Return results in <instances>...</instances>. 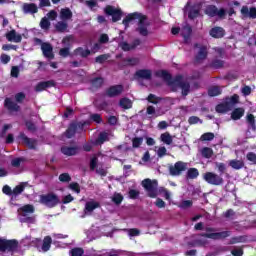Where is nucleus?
<instances>
[{
  "mask_svg": "<svg viewBox=\"0 0 256 256\" xmlns=\"http://www.w3.org/2000/svg\"><path fill=\"white\" fill-rule=\"evenodd\" d=\"M172 91L176 92L178 89H181L183 97H187L191 93V84L183 80V76L178 75L174 78Z\"/></svg>",
  "mask_w": 256,
  "mask_h": 256,
  "instance_id": "1",
  "label": "nucleus"
},
{
  "mask_svg": "<svg viewBox=\"0 0 256 256\" xmlns=\"http://www.w3.org/2000/svg\"><path fill=\"white\" fill-rule=\"evenodd\" d=\"M39 203H41V205H45V207H48V209H53L54 207H57L59 203H61V200L57 194L49 192L47 194L40 195Z\"/></svg>",
  "mask_w": 256,
  "mask_h": 256,
  "instance_id": "2",
  "label": "nucleus"
},
{
  "mask_svg": "<svg viewBox=\"0 0 256 256\" xmlns=\"http://www.w3.org/2000/svg\"><path fill=\"white\" fill-rule=\"evenodd\" d=\"M142 187H144L148 197H150L151 199H156L157 187H159L157 180H151L149 178H146L142 181Z\"/></svg>",
  "mask_w": 256,
  "mask_h": 256,
  "instance_id": "3",
  "label": "nucleus"
},
{
  "mask_svg": "<svg viewBox=\"0 0 256 256\" xmlns=\"http://www.w3.org/2000/svg\"><path fill=\"white\" fill-rule=\"evenodd\" d=\"M203 179L204 181H206V183H208V185H214L216 187H219L220 185H223L225 183L223 176L215 172L204 173Z\"/></svg>",
  "mask_w": 256,
  "mask_h": 256,
  "instance_id": "4",
  "label": "nucleus"
},
{
  "mask_svg": "<svg viewBox=\"0 0 256 256\" xmlns=\"http://www.w3.org/2000/svg\"><path fill=\"white\" fill-rule=\"evenodd\" d=\"M18 247L19 241L16 239L7 240L0 238V251H2V253H5V251L13 253L14 251H17Z\"/></svg>",
  "mask_w": 256,
  "mask_h": 256,
  "instance_id": "5",
  "label": "nucleus"
},
{
  "mask_svg": "<svg viewBox=\"0 0 256 256\" xmlns=\"http://www.w3.org/2000/svg\"><path fill=\"white\" fill-rule=\"evenodd\" d=\"M105 15L112 17V23H117V21H121L123 17V10L121 8H115V6L107 5L104 8Z\"/></svg>",
  "mask_w": 256,
  "mask_h": 256,
  "instance_id": "6",
  "label": "nucleus"
},
{
  "mask_svg": "<svg viewBox=\"0 0 256 256\" xmlns=\"http://www.w3.org/2000/svg\"><path fill=\"white\" fill-rule=\"evenodd\" d=\"M85 125H87L86 122H71L66 131L64 132L66 139H73V137H75V134L77 133V129L83 131Z\"/></svg>",
  "mask_w": 256,
  "mask_h": 256,
  "instance_id": "7",
  "label": "nucleus"
},
{
  "mask_svg": "<svg viewBox=\"0 0 256 256\" xmlns=\"http://www.w3.org/2000/svg\"><path fill=\"white\" fill-rule=\"evenodd\" d=\"M35 42L41 43V50L46 59H55V54L53 53V46L51 43L43 42L39 38H35Z\"/></svg>",
  "mask_w": 256,
  "mask_h": 256,
  "instance_id": "8",
  "label": "nucleus"
},
{
  "mask_svg": "<svg viewBox=\"0 0 256 256\" xmlns=\"http://www.w3.org/2000/svg\"><path fill=\"white\" fill-rule=\"evenodd\" d=\"M183 171H187V163L178 161L174 165L169 166V173L172 177H179Z\"/></svg>",
  "mask_w": 256,
  "mask_h": 256,
  "instance_id": "9",
  "label": "nucleus"
},
{
  "mask_svg": "<svg viewBox=\"0 0 256 256\" xmlns=\"http://www.w3.org/2000/svg\"><path fill=\"white\" fill-rule=\"evenodd\" d=\"M200 236L205 237L206 239H212L213 241H221L222 239H227V237H231V231L202 233L200 234Z\"/></svg>",
  "mask_w": 256,
  "mask_h": 256,
  "instance_id": "10",
  "label": "nucleus"
},
{
  "mask_svg": "<svg viewBox=\"0 0 256 256\" xmlns=\"http://www.w3.org/2000/svg\"><path fill=\"white\" fill-rule=\"evenodd\" d=\"M143 17L146 16L139 12L130 13L123 19L122 25L125 26V29H127L130 23H133V21H138V23H140Z\"/></svg>",
  "mask_w": 256,
  "mask_h": 256,
  "instance_id": "11",
  "label": "nucleus"
},
{
  "mask_svg": "<svg viewBox=\"0 0 256 256\" xmlns=\"http://www.w3.org/2000/svg\"><path fill=\"white\" fill-rule=\"evenodd\" d=\"M205 14L209 17H220L223 18L226 15V11L221 8L220 10L215 5H208L205 9Z\"/></svg>",
  "mask_w": 256,
  "mask_h": 256,
  "instance_id": "12",
  "label": "nucleus"
},
{
  "mask_svg": "<svg viewBox=\"0 0 256 256\" xmlns=\"http://www.w3.org/2000/svg\"><path fill=\"white\" fill-rule=\"evenodd\" d=\"M18 139H21L22 143L28 147V149H32L33 151L37 150V139L29 138L23 132H20Z\"/></svg>",
  "mask_w": 256,
  "mask_h": 256,
  "instance_id": "13",
  "label": "nucleus"
},
{
  "mask_svg": "<svg viewBox=\"0 0 256 256\" xmlns=\"http://www.w3.org/2000/svg\"><path fill=\"white\" fill-rule=\"evenodd\" d=\"M124 87L121 84L110 86L106 90L107 97L113 98V97H119L121 93H123Z\"/></svg>",
  "mask_w": 256,
  "mask_h": 256,
  "instance_id": "14",
  "label": "nucleus"
},
{
  "mask_svg": "<svg viewBox=\"0 0 256 256\" xmlns=\"http://www.w3.org/2000/svg\"><path fill=\"white\" fill-rule=\"evenodd\" d=\"M22 13H24V15H35L39 13V7H37L35 3H24L22 5Z\"/></svg>",
  "mask_w": 256,
  "mask_h": 256,
  "instance_id": "15",
  "label": "nucleus"
},
{
  "mask_svg": "<svg viewBox=\"0 0 256 256\" xmlns=\"http://www.w3.org/2000/svg\"><path fill=\"white\" fill-rule=\"evenodd\" d=\"M209 35L213 39H223V37L226 35L225 28L221 26H215L209 30Z\"/></svg>",
  "mask_w": 256,
  "mask_h": 256,
  "instance_id": "16",
  "label": "nucleus"
},
{
  "mask_svg": "<svg viewBox=\"0 0 256 256\" xmlns=\"http://www.w3.org/2000/svg\"><path fill=\"white\" fill-rule=\"evenodd\" d=\"M156 77H159L160 79H163V81H166L168 85L172 88L173 87V76L171 73H168L167 70H159L155 73Z\"/></svg>",
  "mask_w": 256,
  "mask_h": 256,
  "instance_id": "17",
  "label": "nucleus"
},
{
  "mask_svg": "<svg viewBox=\"0 0 256 256\" xmlns=\"http://www.w3.org/2000/svg\"><path fill=\"white\" fill-rule=\"evenodd\" d=\"M139 45H141V39L136 38L133 40L132 44H129L128 42H121L119 47L122 51H133V49H137Z\"/></svg>",
  "mask_w": 256,
  "mask_h": 256,
  "instance_id": "18",
  "label": "nucleus"
},
{
  "mask_svg": "<svg viewBox=\"0 0 256 256\" xmlns=\"http://www.w3.org/2000/svg\"><path fill=\"white\" fill-rule=\"evenodd\" d=\"M208 55H209V52L207 51V46H201L198 53L194 57V63L196 64L203 63V61L207 59Z\"/></svg>",
  "mask_w": 256,
  "mask_h": 256,
  "instance_id": "19",
  "label": "nucleus"
},
{
  "mask_svg": "<svg viewBox=\"0 0 256 256\" xmlns=\"http://www.w3.org/2000/svg\"><path fill=\"white\" fill-rule=\"evenodd\" d=\"M6 39L9 42L21 43V41H23V36H21V34H17V31L15 29H12L8 33H6Z\"/></svg>",
  "mask_w": 256,
  "mask_h": 256,
  "instance_id": "20",
  "label": "nucleus"
},
{
  "mask_svg": "<svg viewBox=\"0 0 256 256\" xmlns=\"http://www.w3.org/2000/svg\"><path fill=\"white\" fill-rule=\"evenodd\" d=\"M135 77L138 79H145L146 81H151L153 77V72L150 69H140L135 72Z\"/></svg>",
  "mask_w": 256,
  "mask_h": 256,
  "instance_id": "21",
  "label": "nucleus"
},
{
  "mask_svg": "<svg viewBox=\"0 0 256 256\" xmlns=\"http://www.w3.org/2000/svg\"><path fill=\"white\" fill-rule=\"evenodd\" d=\"M61 153L66 157H73L79 153V146H62Z\"/></svg>",
  "mask_w": 256,
  "mask_h": 256,
  "instance_id": "22",
  "label": "nucleus"
},
{
  "mask_svg": "<svg viewBox=\"0 0 256 256\" xmlns=\"http://www.w3.org/2000/svg\"><path fill=\"white\" fill-rule=\"evenodd\" d=\"M4 107L8 111H14L15 113L21 111V106H19V104H17L16 102H13L11 98H5Z\"/></svg>",
  "mask_w": 256,
  "mask_h": 256,
  "instance_id": "23",
  "label": "nucleus"
},
{
  "mask_svg": "<svg viewBox=\"0 0 256 256\" xmlns=\"http://www.w3.org/2000/svg\"><path fill=\"white\" fill-rule=\"evenodd\" d=\"M145 21H147V16L140 19V22H138V28L136 29L142 37H147V35H149V30H147V26H145Z\"/></svg>",
  "mask_w": 256,
  "mask_h": 256,
  "instance_id": "24",
  "label": "nucleus"
},
{
  "mask_svg": "<svg viewBox=\"0 0 256 256\" xmlns=\"http://www.w3.org/2000/svg\"><path fill=\"white\" fill-rule=\"evenodd\" d=\"M241 14L243 15V17H249L250 19H256V8L251 7L249 9V7L243 6L241 8Z\"/></svg>",
  "mask_w": 256,
  "mask_h": 256,
  "instance_id": "25",
  "label": "nucleus"
},
{
  "mask_svg": "<svg viewBox=\"0 0 256 256\" xmlns=\"http://www.w3.org/2000/svg\"><path fill=\"white\" fill-rule=\"evenodd\" d=\"M57 83L54 80H48L40 82L36 85V91H45V89H51V87H55Z\"/></svg>",
  "mask_w": 256,
  "mask_h": 256,
  "instance_id": "26",
  "label": "nucleus"
},
{
  "mask_svg": "<svg viewBox=\"0 0 256 256\" xmlns=\"http://www.w3.org/2000/svg\"><path fill=\"white\" fill-rule=\"evenodd\" d=\"M101 207V204L97 201H88L85 204L84 213H93L95 209H99Z\"/></svg>",
  "mask_w": 256,
  "mask_h": 256,
  "instance_id": "27",
  "label": "nucleus"
},
{
  "mask_svg": "<svg viewBox=\"0 0 256 256\" xmlns=\"http://www.w3.org/2000/svg\"><path fill=\"white\" fill-rule=\"evenodd\" d=\"M245 115V108L243 107H238L235 108L232 113H231V119L233 121H239L243 116Z\"/></svg>",
  "mask_w": 256,
  "mask_h": 256,
  "instance_id": "28",
  "label": "nucleus"
},
{
  "mask_svg": "<svg viewBox=\"0 0 256 256\" xmlns=\"http://www.w3.org/2000/svg\"><path fill=\"white\" fill-rule=\"evenodd\" d=\"M200 13L201 8L199 7V5H193L188 11V19H191V21H193V19H197Z\"/></svg>",
  "mask_w": 256,
  "mask_h": 256,
  "instance_id": "29",
  "label": "nucleus"
},
{
  "mask_svg": "<svg viewBox=\"0 0 256 256\" xmlns=\"http://www.w3.org/2000/svg\"><path fill=\"white\" fill-rule=\"evenodd\" d=\"M52 243L53 238H51V236H45L42 243V251H44V253H47V251L51 249Z\"/></svg>",
  "mask_w": 256,
  "mask_h": 256,
  "instance_id": "30",
  "label": "nucleus"
},
{
  "mask_svg": "<svg viewBox=\"0 0 256 256\" xmlns=\"http://www.w3.org/2000/svg\"><path fill=\"white\" fill-rule=\"evenodd\" d=\"M237 243H247V236H234L229 240L228 245H237Z\"/></svg>",
  "mask_w": 256,
  "mask_h": 256,
  "instance_id": "31",
  "label": "nucleus"
},
{
  "mask_svg": "<svg viewBox=\"0 0 256 256\" xmlns=\"http://www.w3.org/2000/svg\"><path fill=\"white\" fill-rule=\"evenodd\" d=\"M227 111H231V104L227 101L216 106L217 113H227Z\"/></svg>",
  "mask_w": 256,
  "mask_h": 256,
  "instance_id": "32",
  "label": "nucleus"
},
{
  "mask_svg": "<svg viewBox=\"0 0 256 256\" xmlns=\"http://www.w3.org/2000/svg\"><path fill=\"white\" fill-rule=\"evenodd\" d=\"M229 165L232 169L239 171V169H243L245 167V162H243V160L234 159L229 162Z\"/></svg>",
  "mask_w": 256,
  "mask_h": 256,
  "instance_id": "33",
  "label": "nucleus"
},
{
  "mask_svg": "<svg viewBox=\"0 0 256 256\" xmlns=\"http://www.w3.org/2000/svg\"><path fill=\"white\" fill-rule=\"evenodd\" d=\"M60 17L63 19V21H67L69 19H72L73 12H71V9L69 8H62L60 11Z\"/></svg>",
  "mask_w": 256,
  "mask_h": 256,
  "instance_id": "34",
  "label": "nucleus"
},
{
  "mask_svg": "<svg viewBox=\"0 0 256 256\" xmlns=\"http://www.w3.org/2000/svg\"><path fill=\"white\" fill-rule=\"evenodd\" d=\"M193 33V28L191 25L187 24L182 28L181 35L182 37L187 41V39H190L191 35Z\"/></svg>",
  "mask_w": 256,
  "mask_h": 256,
  "instance_id": "35",
  "label": "nucleus"
},
{
  "mask_svg": "<svg viewBox=\"0 0 256 256\" xmlns=\"http://www.w3.org/2000/svg\"><path fill=\"white\" fill-rule=\"evenodd\" d=\"M90 83L92 87H95L96 89H101V87H103V84L105 83V79H103V77H96L91 79Z\"/></svg>",
  "mask_w": 256,
  "mask_h": 256,
  "instance_id": "36",
  "label": "nucleus"
},
{
  "mask_svg": "<svg viewBox=\"0 0 256 256\" xmlns=\"http://www.w3.org/2000/svg\"><path fill=\"white\" fill-rule=\"evenodd\" d=\"M119 106L122 107V109H131L133 107V102L129 98H121Z\"/></svg>",
  "mask_w": 256,
  "mask_h": 256,
  "instance_id": "37",
  "label": "nucleus"
},
{
  "mask_svg": "<svg viewBox=\"0 0 256 256\" xmlns=\"http://www.w3.org/2000/svg\"><path fill=\"white\" fill-rule=\"evenodd\" d=\"M160 139L165 145H171V143H173V137L169 132L162 133Z\"/></svg>",
  "mask_w": 256,
  "mask_h": 256,
  "instance_id": "38",
  "label": "nucleus"
},
{
  "mask_svg": "<svg viewBox=\"0 0 256 256\" xmlns=\"http://www.w3.org/2000/svg\"><path fill=\"white\" fill-rule=\"evenodd\" d=\"M224 65H225V61L215 59V60H212L209 67H211V69H223Z\"/></svg>",
  "mask_w": 256,
  "mask_h": 256,
  "instance_id": "39",
  "label": "nucleus"
},
{
  "mask_svg": "<svg viewBox=\"0 0 256 256\" xmlns=\"http://www.w3.org/2000/svg\"><path fill=\"white\" fill-rule=\"evenodd\" d=\"M75 55H81L83 58L89 57L91 55V50L83 49V47H78L74 50Z\"/></svg>",
  "mask_w": 256,
  "mask_h": 256,
  "instance_id": "40",
  "label": "nucleus"
},
{
  "mask_svg": "<svg viewBox=\"0 0 256 256\" xmlns=\"http://www.w3.org/2000/svg\"><path fill=\"white\" fill-rule=\"evenodd\" d=\"M201 155L204 159H211L213 157V149L209 147H204L201 150Z\"/></svg>",
  "mask_w": 256,
  "mask_h": 256,
  "instance_id": "41",
  "label": "nucleus"
},
{
  "mask_svg": "<svg viewBox=\"0 0 256 256\" xmlns=\"http://www.w3.org/2000/svg\"><path fill=\"white\" fill-rule=\"evenodd\" d=\"M40 27L44 31H49V29L51 28V22L49 21V18L43 17L40 21Z\"/></svg>",
  "mask_w": 256,
  "mask_h": 256,
  "instance_id": "42",
  "label": "nucleus"
},
{
  "mask_svg": "<svg viewBox=\"0 0 256 256\" xmlns=\"http://www.w3.org/2000/svg\"><path fill=\"white\" fill-rule=\"evenodd\" d=\"M246 121H247L248 125H250L251 129H252L253 131H255V129H256L255 115H253V114H248V115L246 116Z\"/></svg>",
  "mask_w": 256,
  "mask_h": 256,
  "instance_id": "43",
  "label": "nucleus"
},
{
  "mask_svg": "<svg viewBox=\"0 0 256 256\" xmlns=\"http://www.w3.org/2000/svg\"><path fill=\"white\" fill-rule=\"evenodd\" d=\"M199 177V170L197 168H189L187 171L188 179H197Z\"/></svg>",
  "mask_w": 256,
  "mask_h": 256,
  "instance_id": "44",
  "label": "nucleus"
},
{
  "mask_svg": "<svg viewBox=\"0 0 256 256\" xmlns=\"http://www.w3.org/2000/svg\"><path fill=\"white\" fill-rule=\"evenodd\" d=\"M208 95L209 97H217L218 95H221V88H219V86L209 88Z\"/></svg>",
  "mask_w": 256,
  "mask_h": 256,
  "instance_id": "45",
  "label": "nucleus"
},
{
  "mask_svg": "<svg viewBox=\"0 0 256 256\" xmlns=\"http://www.w3.org/2000/svg\"><path fill=\"white\" fill-rule=\"evenodd\" d=\"M67 27H69V25H67L66 22L60 21L56 24L55 29L58 33H65V31H67Z\"/></svg>",
  "mask_w": 256,
  "mask_h": 256,
  "instance_id": "46",
  "label": "nucleus"
},
{
  "mask_svg": "<svg viewBox=\"0 0 256 256\" xmlns=\"http://www.w3.org/2000/svg\"><path fill=\"white\" fill-rule=\"evenodd\" d=\"M25 126L26 129L31 133H35V131H37V125H35V123H33L31 120H25Z\"/></svg>",
  "mask_w": 256,
  "mask_h": 256,
  "instance_id": "47",
  "label": "nucleus"
},
{
  "mask_svg": "<svg viewBox=\"0 0 256 256\" xmlns=\"http://www.w3.org/2000/svg\"><path fill=\"white\" fill-rule=\"evenodd\" d=\"M23 191H25V184L17 185L16 187L13 188L12 195H15V197H17V195H21Z\"/></svg>",
  "mask_w": 256,
  "mask_h": 256,
  "instance_id": "48",
  "label": "nucleus"
},
{
  "mask_svg": "<svg viewBox=\"0 0 256 256\" xmlns=\"http://www.w3.org/2000/svg\"><path fill=\"white\" fill-rule=\"evenodd\" d=\"M143 145V137H135L132 139V147L134 149H139Z\"/></svg>",
  "mask_w": 256,
  "mask_h": 256,
  "instance_id": "49",
  "label": "nucleus"
},
{
  "mask_svg": "<svg viewBox=\"0 0 256 256\" xmlns=\"http://www.w3.org/2000/svg\"><path fill=\"white\" fill-rule=\"evenodd\" d=\"M85 254V250L83 248L75 247L70 251L71 256H83Z\"/></svg>",
  "mask_w": 256,
  "mask_h": 256,
  "instance_id": "50",
  "label": "nucleus"
},
{
  "mask_svg": "<svg viewBox=\"0 0 256 256\" xmlns=\"http://www.w3.org/2000/svg\"><path fill=\"white\" fill-rule=\"evenodd\" d=\"M26 97H27V95H25L24 92H18L15 94L14 99H15L16 103L21 104L25 101Z\"/></svg>",
  "mask_w": 256,
  "mask_h": 256,
  "instance_id": "51",
  "label": "nucleus"
},
{
  "mask_svg": "<svg viewBox=\"0 0 256 256\" xmlns=\"http://www.w3.org/2000/svg\"><path fill=\"white\" fill-rule=\"evenodd\" d=\"M112 201L115 205H121V203H123V195H121V193H114Z\"/></svg>",
  "mask_w": 256,
  "mask_h": 256,
  "instance_id": "52",
  "label": "nucleus"
},
{
  "mask_svg": "<svg viewBox=\"0 0 256 256\" xmlns=\"http://www.w3.org/2000/svg\"><path fill=\"white\" fill-rule=\"evenodd\" d=\"M247 161L250 162V165H256V154L255 152H248L246 154Z\"/></svg>",
  "mask_w": 256,
  "mask_h": 256,
  "instance_id": "53",
  "label": "nucleus"
},
{
  "mask_svg": "<svg viewBox=\"0 0 256 256\" xmlns=\"http://www.w3.org/2000/svg\"><path fill=\"white\" fill-rule=\"evenodd\" d=\"M226 102L230 104V109H232V108H233V105H237V103H239V95L234 94V95L231 96V97L229 98V100L226 101Z\"/></svg>",
  "mask_w": 256,
  "mask_h": 256,
  "instance_id": "54",
  "label": "nucleus"
},
{
  "mask_svg": "<svg viewBox=\"0 0 256 256\" xmlns=\"http://www.w3.org/2000/svg\"><path fill=\"white\" fill-rule=\"evenodd\" d=\"M90 119L91 121H93L94 123H97L98 125H100V123H103V118L101 117V114H91L90 115Z\"/></svg>",
  "mask_w": 256,
  "mask_h": 256,
  "instance_id": "55",
  "label": "nucleus"
},
{
  "mask_svg": "<svg viewBox=\"0 0 256 256\" xmlns=\"http://www.w3.org/2000/svg\"><path fill=\"white\" fill-rule=\"evenodd\" d=\"M69 189H71V191H74V193H81V186L77 182H71L69 184Z\"/></svg>",
  "mask_w": 256,
  "mask_h": 256,
  "instance_id": "56",
  "label": "nucleus"
},
{
  "mask_svg": "<svg viewBox=\"0 0 256 256\" xmlns=\"http://www.w3.org/2000/svg\"><path fill=\"white\" fill-rule=\"evenodd\" d=\"M148 103H152L153 105H157L159 101H161V98L157 97L155 94H149L147 97Z\"/></svg>",
  "mask_w": 256,
  "mask_h": 256,
  "instance_id": "57",
  "label": "nucleus"
},
{
  "mask_svg": "<svg viewBox=\"0 0 256 256\" xmlns=\"http://www.w3.org/2000/svg\"><path fill=\"white\" fill-rule=\"evenodd\" d=\"M202 141H213L215 134L213 132H206L201 136Z\"/></svg>",
  "mask_w": 256,
  "mask_h": 256,
  "instance_id": "58",
  "label": "nucleus"
},
{
  "mask_svg": "<svg viewBox=\"0 0 256 256\" xmlns=\"http://www.w3.org/2000/svg\"><path fill=\"white\" fill-rule=\"evenodd\" d=\"M59 181L61 183H69L71 181V175L69 173H62L59 175Z\"/></svg>",
  "mask_w": 256,
  "mask_h": 256,
  "instance_id": "59",
  "label": "nucleus"
},
{
  "mask_svg": "<svg viewBox=\"0 0 256 256\" xmlns=\"http://www.w3.org/2000/svg\"><path fill=\"white\" fill-rule=\"evenodd\" d=\"M70 51H71V49L69 47L61 48L59 50V55H60V57L67 58V57H69V55H71Z\"/></svg>",
  "mask_w": 256,
  "mask_h": 256,
  "instance_id": "60",
  "label": "nucleus"
},
{
  "mask_svg": "<svg viewBox=\"0 0 256 256\" xmlns=\"http://www.w3.org/2000/svg\"><path fill=\"white\" fill-rule=\"evenodd\" d=\"M107 59H109V55L108 54H102L99 55L95 58L96 63H100V65H103V63H105V61H107Z\"/></svg>",
  "mask_w": 256,
  "mask_h": 256,
  "instance_id": "61",
  "label": "nucleus"
},
{
  "mask_svg": "<svg viewBox=\"0 0 256 256\" xmlns=\"http://www.w3.org/2000/svg\"><path fill=\"white\" fill-rule=\"evenodd\" d=\"M23 213H35V207L31 204H27L21 208Z\"/></svg>",
  "mask_w": 256,
  "mask_h": 256,
  "instance_id": "62",
  "label": "nucleus"
},
{
  "mask_svg": "<svg viewBox=\"0 0 256 256\" xmlns=\"http://www.w3.org/2000/svg\"><path fill=\"white\" fill-rule=\"evenodd\" d=\"M188 123H189V125H197V123H203V120H201L197 116H191L188 119Z\"/></svg>",
  "mask_w": 256,
  "mask_h": 256,
  "instance_id": "63",
  "label": "nucleus"
},
{
  "mask_svg": "<svg viewBox=\"0 0 256 256\" xmlns=\"http://www.w3.org/2000/svg\"><path fill=\"white\" fill-rule=\"evenodd\" d=\"M128 195H129L130 199H138L140 192L138 190L131 189V190H129Z\"/></svg>",
  "mask_w": 256,
  "mask_h": 256,
  "instance_id": "64",
  "label": "nucleus"
}]
</instances>
